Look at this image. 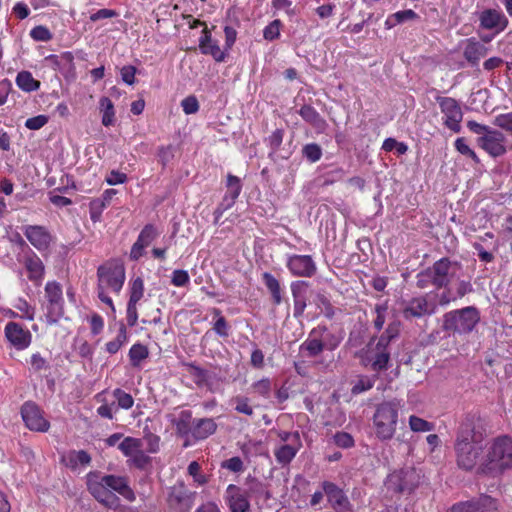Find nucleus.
I'll return each mask as SVG.
<instances>
[{
  "instance_id": "11",
  "label": "nucleus",
  "mask_w": 512,
  "mask_h": 512,
  "mask_svg": "<svg viewBox=\"0 0 512 512\" xmlns=\"http://www.w3.org/2000/svg\"><path fill=\"white\" fill-rule=\"evenodd\" d=\"M437 102L444 115V125L453 132H459L463 113L458 102L451 97H437Z\"/></svg>"
},
{
  "instance_id": "30",
  "label": "nucleus",
  "mask_w": 512,
  "mask_h": 512,
  "mask_svg": "<svg viewBox=\"0 0 512 512\" xmlns=\"http://www.w3.org/2000/svg\"><path fill=\"white\" fill-rule=\"evenodd\" d=\"M488 53V48L475 40L469 39L464 48V57L472 65H477Z\"/></svg>"
},
{
  "instance_id": "57",
  "label": "nucleus",
  "mask_w": 512,
  "mask_h": 512,
  "mask_svg": "<svg viewBox=\"0 0 512 512\" xmlns=\"http://www.w3.org/2000/svg\"><path fill=\"white\" fill-rule=\"evenodd\" d=\"M200 465L198 462L193 461L188 466V473L193 477L198 485H203L207 482V478L200 473Z\"/></svg>"
},
{
  "instance_id": "24",
  "label": "nucleus",
  "mask_w": 512,
  "mask_h": 512,
  "mask_svg": "<svg viewBox=\"0 0 512 512\" xmlns=\"http://www.w3.org/2000/svg\"><path fill=\"white\" fill-rule=\"evenodd\" d=\"M171 505H179L180 509H190L193 504V494L183 484L174 485L168 496Z\"/></svg>"
},
{
  "instance_id": "55",
  "label": "nucleus",
  "mask_w": 512,
  "mask_h": 512,
  "mask_svg": "<svg viewBox=\"0 0 512 512\" xmlns=\"http://www.w3.org/2000/svg\"><path fill=\"white\" fill-rule=\"evenodd\" d=\"M88 322L90 324L91 333L93 335H98L102 332L104 328V319L101 315L93 313L90 317H88Z\"/></svg>"
},
{
  "instance_id": "62",
  "label": "nucleus",
  "mask_w": 512,
  "mask_h": 512,
  "mask_svg": "<svg viewBox=\"0 0 512 512\" xmlns=\"http://www.w3.org/2000/svg\"><path fill=\"white\" fill-rule=\"evenodd\" d=\"M429 285H433V278L430 268L417 274V286L419 288H427Z\"/></svg>"
},
{
  "instance_id": "45",
  "label": "nucleus",
  "mask_w": 512,
  "mask_h": 512,
  "mask_svg": "<svg viewBox=\"0 0 512 512\" xmlns=\"http://www.w3.org/2000/svg\"><path fill=\"white\" fill-rule=\"evenodd\" d=\"M113 396L117 400L118 408L128 410L134 405L133 397L120 388L113 391Z\"/></svg>"
},
{
  "instance_id": "39",
  "label": "nucleus",
  "mask_w": 512,
  "mask_h": 512,
  "mask_svg": "<svg viewBox=\"0 0 512 512\" xmlns=\"http://www.w3.org/2000/svg\"><path fill=\"white\" fill-rule=\"evenodd\" d=\"M102 112V124L106 127L112 125L115 120V111L112 101L108 97H102L99 101Z\"/></svg>"
},
{
  "instance_id": "13",
  "label": "nucleus",
  "mask_w": 512,
  "mask_h": 512,
  "mask_svg": "<svg viewBox=\"0 0 512 512\" xmlns=\"http://www.w3.org/2000/svg\"><path fill=\"white\" fill-rule=\"evenodd\" d=\"M4 334L7 341L17 350H24L31 344L30 331L16 322H8L4 328Z\"/></svg>"
},
{
  "instance_id": "18",
  "label": "nucleus",
  "mask_w": 512,
  "mask_h": 512,
  "mask_svg": "<svg viewBox=\"0 0 512 512\" xmlns=\"http://www.w3.org/2000/svg\"><path fill=\"white\" fill-rule=\"evenodd\" d=\"M436 310V304L428 300V295L412 298L407 302L403 309V315L406 319L413 317H423L431 315Z\"/></svg>"
},
{
  "instance_id": "14",
  "label": "nucleus",
  "mask_w": 512,
  "mask_h": 512,
  "mask_svg": "<svg viewBox=\"0 0 512 512\" xmlns=\"http://www.w3.org/2000/svg\"><path fill=\"white\" fill-rule=\"evenodd\" d=\"M21 415L30 430L45 432L49 429V422L43 417L39 407L34 403H25L22 406Z\"/></svg>"
},
{
  "instance_id": "31",
  "label": "nucleus",
  "mask_w": 512,
  "mask_h": 512,
  "mask_svg": "<svg viewBox=\"0 0 512 512\" xmlns=\"http://www.w3.org/2000/svg\"><path fill=\"white\" fill-rule=\"evenodd\" d=\"M307 287V283L305 281H295L291 284V291L294 298V316L299 317L303 314L306 301L304 297V293Z\"/></svg>"
},
{
  "instance_id": "23",
  "label": "nucleus",
  "mask_w": 512,
  "mask_h": 512,
  "mask_svg": "<svg viewBox=\"0 0 512 512\" xmlns=\"http://www.w3.org/2000/svg\"><path fill=\"white\" fill-rule=\"evenodd\" d=\"M199 48L203 54L211 55L217 62L225 60L226 53L221 50L216 41L212 40L206 26L204 27L202 36L199 39Z\"/></svg>"
},
{
  "instance_id": "38",
  "label": "nucleus",
  "mask_w": 512,
  "mask_h": 512,
  "mask_svg": "<svg viewBox=\"0 0 512 512\" xmlns=\"http://www.w3.org/2000/svg\"><path fill=\"white\" fill-rule=\"evenodd\" d=\"M128 341L126 327L122 324L118 330L117 336L105 344L107 353L116 354Z\"/></svg>"
},
{
  "instance_id": "63",
  "label": "nucleus",
  "mask_w": 512,
  "mask_h": 512,
  "mask_svg": "<svg viewBox=\"0 0 512 512\" xmlns=\"http://www.w3.org/2000/svg\"><path fill=\"white\" fill-rule=\"evenodd\" d=\"M334 440L337 446L342 448H349L354 445V440L352 436L345 432L337 433L334 436Z\"/></svg>"
},
{
  "instance_id": "29",
  "label": "nucleus",
  "mask_w": 512,
  "mask_h": 512,
  "mask_svg": "<svg viewBox=\"0 0 512 512\" xmlns=\"http://www.w3.org/2000/svg\"><path fill=\"white\" fill-rule=\"evenodd\" d=\"M216 428L217 424L212 418L193 420L192 436L197 440H203L212 435Z\"/></svg>"
},
{
  "instance_id": "6",
  "label": "nucleus",
  "mask_w": 512,
  "mask_h": 512,
  "mask_svg": "<svg viewBox=\"0 0 512 512\" xmlns=\"http://www.w3.org/2000/svg\"><path fill=\"white\" fill-rule=\"evenodd\" d=\"M479 321V311L475 307L469 306L446 313L443 327L448 331L466 334L472 332Z\"/></svg>"
},
{
  "instance_id": "34",
  "label": "nucleus",
  "mask_w": 512,
  "mask_h": 512,
  "mask_svg": "<svg viewBox=\"0 0 512 512\" xmlns=\"http://www.w3.org/2000/svg\"><path fill=\"white\" fill-rule=\"evenodd\" d=\"M262 280L270 292L273 302L279 305L282 302L281 287L279 281L269 272L262 274Z\"/></svg>"
},
{
  "instance_id": "60",
  "label": "nucleus",
  "mask_w": 512,
  "mask_h": 512,
  "mask_svg": "<svg viewBox=\"0 0 512 512\" xmlns=\"http://www.w3.org/2000/svg\"><path fill=\"white\" fill-rule=\"evenodd\" d=\"M157 156H158L159 162L163 166H166L174 157L173 147L171 145L159 147Z\"/></svg>"
},
{
  "instance_id": "53",
  "label": "nucleus",
  "mask_w": 512,
  "mask_h": 512,
  "mask_svg": "<svg viewBox=\"0 0 512 512\" xmlns=\"http://www.w3.org/2000/svg\"><path fill=\"white\" fill-rule=\"evenodd\" d=\"M252 390L263 397H268L271 391V382L268 378H263L252 385Z\"/></svg>"
},
{
  "instance_id": "43",
  "label": "nucleus",
  "mask_w": 512,
  "mask_h": 512,
  "mask_svg": "<svg viewBox=\"0 0 512 512\" xmlns=\"http://www.w3.org/2000/svg\"><path fill=\"white\" fill-rule=\"evenodd\" d=\"M408 424L410 429L413 432L417 433H424V432H430L434 429V424L431 422L426 421L423 418H420L415 415H411L408 419Z\"/></svg>"
},
{
  "instance_id": "46",
  "label": "nucleus",
  "mask_w": 512,
  "mask_h": 512,
  "mask_svg": "<svg viewBox=\"0 0 512 512\" xmlns=\"http://www.w3.org/2000/svg\"><path fill=\"white\" fill-rule=\"evenodd\" d=\"M14 308L21 312L20 318L33 320L35 316V309L25 299L18 298L14 303Z\"/></svg>"
},
{
  "instance_id": "44",
  "label": "nucleus",
  "mask_w": 512,
  "mask_h": 512,
  "mask_svg": "<svg viewBox=\"0 0 512 512\" xmlns=\"http://www.w3.org/2000/svg\"><path fill=\"white\" fill-rule=\"evenodd\" d=\"M213 314L217 318L214 323L213 330L217 335L227 337L229 334V326L226 319L221 315V311L217 308L213 309Z\"/></svg>"
},
{
  "instance_id": "37",
  "label": "nucleus",
  "mask_w": 512,
  "mask_h": 512,
  "mask_svg": "<svg viewBox=\"0 0 512 512\" xmlns=\"http://www.w3.org/2000/svg\"><path fill=\"white\" fill-rule=\"evenodd\" d=\"M63 460L66 462V465L71 468H76L78 465L86 466L90 463L91 457L90 455L84 451H70L63 457Z\"/></svg>"
},
{
  "instance_id": "32",
  "label": "nucleus",
  "mask_w": 512,
  "mask_h": 512,
  "mask_svg": "<svg viewBox=\"0 0 512 512\" xmlns=\"http://www.w3.org/2000/svg\"><path fill=\"white\" fill-rule=\"evenodd\" d=\"M299 114L303 120L312 125L318 131H323L327 126L326 121L321 117L317 110L310 105L302 106L299 110Z\"/></svg>"
},
{
  "instance_id": "7",
  "label": "nucleus",
  "mask_w": 512,
  "mask_h": 512,
  "mask_svg": "<svg viewBox=\"0 0 512 512\" xmlns=\"http://www.w3.org/2000/svg\"><path fill=\"white\" fill-rule=\"evenodd\" d=\"M397 329L388 327L386 332L379 337L377 342L371 341L367 346L366 359L371 363L374 371H381L387 368L390 353L388 345L390 341L397 336Z\"/></svg>"
},
{
  "instance_id": "21",
  "label": "nucleus",
  "mask_w": 512,
  "mask_h": 512,
  "mask_svg": "<svg viewBox=\"0 0 512 512\" xmlns=\"http://www.w3.org/2000/svg\"><path fill=\"white\" fill-rule=\"evenodd\" d=\"M494 507L495 500L492 497L481 495L478 499L455 504L448 512H483Z\"/></svg>"
},
{
  "instance_id": "12",
  "label": "nucleus",
  "mask_w": 512,
  "mask_h": 512,
  "mask_svg": "<svg viewBox=\"0 0 512 512\" xmlns=\"http://www.w3.org/2000/svg\"><path fill=\"white\" fill-rule=\"evenodd\" d=\"M144 296V281L141 277L131 279L129 282V300L127 303L126 319L130 327L138 321L137 304Z\"/></svg>"
},
{
  "instance_id": "49",
  "label": "nucleus",
  "mask_w": 512,
  "mask_h": 512,
  "mask_svg": "<svg viewBox=\"0 0 512 512\" xmlns=\"http://www.w3.org/2000/svg\"><path fill=\"white\" fill-rule=\"evenodd\" d=\"M159 235L157 229L153 225H146L138 236V241L149 246L150 243Z\"/></svg>"
},
{
  "instance_id": "48",
  "label": "nucleus",
  "mask_w": 512,
  "mask_h": 512,
  "mask_svg": "<svg viewBox=\"0 0 512 512\" xmlns=\"http://www.w3.org/2000/svg\"><path fill=\"white\" fill-rule=\"evenodd\" d=\"M281 21L279 19L270 22L263 30L265 40L273 41L280 36Z\"/></svg>"
},
{
  "instance_id": "59",
  "label": "nucleus",
  "mask_w": 512,
  "mask_h": 512,
  "mask_svg": "<svg viewBox=\"0 0 512 512\" xmlns=\"http://www.w3.org/2000/svg\"><path fill=\"white\" fill-rule=\"evenodd\" d=\"M495 124L498 127L512 133V112L496 116Z\"/></svg>"
},
{
  "instance_id": "52",
  "label": "nucleus",
  "mask_w": 512,
  "mask_h": 512,
  "mask_svg": "<svg viewBox=\"0 0 512 512\" xmlns=\"http://www.w3.org/2000/svg\"><path fill=\"white\" fill-rule=\"evenodd\" d=\"M190 282L189 274L186 270H175L172 273L171 283L176 287H184Z\"/></svg>"
},
{
  "instance_id": "50",
  "label": "nucleus",
  "mask_w": 512,
  "mask_h": 512,
  "mask_svg": "<svg viewBox=\"0 0 512 512\" xmlns=\"http://www.w3.org/2000/svg\"><path fill=\"white\" fill-rule=\"evenodd\" d=\"M303 155L312 163L320 160L322 149L316 143H310L303 147Z\"/></svg>"
},
{
  "instance_id": "19",
  "label": "nucleus",
  "mask_w": 512,
  "mask_h": 512,
  "mask_svg": "<svg viewBox=\"0 0 512 512\" xmlns=\"http://www.w3.org/2000/svg\"><path fill=\"white\" fill-rule=\"evenodd\" d=\"M227 191L215 210L216 218L220 217L226 210L231 208L238 196L240 195V192L242 190V184L240 178L237 176L229 174L227 176V183H226Z\"/></svg>"
},
{
  "instance_id": "16",
  "label": "nucleus",
  "mask_w": 512,
  "mask_h": 512,
  "mask_svg": "<svg viewBox=\"0 0 512 512\" xmlns=\"http://www.w3.org/2000/svg\"><path fill=\"white\" fill-rule=\"evenodd\" d=\"M505 142L504 134L494 129L478 139L479 146L493 157H499L506 153Z\"/></svg>"
},
{
  "instance_id": "47",
  "label": "nucleus",
  "mask_w": 512,
  "mask_h": 512,
  "mask_svg": "<svg viewBox=\"0 0 512 512\" xmlns=\"http://www.w3.org/2000/svg\"><path fill=\"white\" fill-rule=\"evenodd\" d=\"M234 404V409L241 414H245L247 416H252L254 410L252 406L249 404V399L243 396H236L232 400Z\"/></svg>"
},
{
  "instance_id": "33",
  "label": "nucleus",
  "mask_w": 512,
  "mask_h": 512,
  "mask_svg": "<svg viewBox=\"0 0 512 512\" xmlns=\"http://www.w3.org/2000/svg\"><path fill=\"white\" fill-rule=\"evenodd\" d=\"M302 443L281 444L275 451L274 455L278 463L288 464L296 456L301 448Z\"/></svg>"
},
{
  "instance_id": "28",
  "label": "nucleus",
  "mask_w": 512,
  "mask_h": 512,
  "mask_svg": "<svg viewBox=\"0 0 512 512\" xmlns=\"http://www.w3.org/2000/svg\"><path fill=\"white\" fill-rule=\"evenodd\" d=\"M227 497L232 512H247L249 502L247 497L235 485H229L227 488Z\"/></svg>"
},
{
  "instance_id": "1",
  "label": "nucleus",
  "mask_w": 512,
  "mask_h": 512,
  "mask_svg": "<svg viewBox=\"0 0 512 512\" xmlns=\"http://www.w3.org/2000/svg\"><path fill=\"white\" fill-rule=\"evenodd\" d=\"M484 433L482 426L475 417H466L461 423L455 442L456 462L459 468L470 471L477 468L486 459L483 455Z\"/></svg>"
},
{
  "instance_id": "54",
  "label": "nucleus",
  "mask_w": 512,
  "mask_h": 512,
  "mask_svg": "<svg viewBox=\"0 0 512 512\" xmlns=\"http://www.w3.org/2000/svg\"><path fill=\"white\" fill-rule=\"evenodd\" d=\"M181 107L185 114H194L199 110V103L195 96H188L181 101Z\"/></svg>"
},
{
  "instance_id": "51",
  "label": "nucleus",
  "mask_w": 512,
  "mask_h": 512,
  "mask_svg": "<svg viewBox=\"0 0 512 512\" xmlns=\"http://www.w3.org/2000/svg\"><path fill=\"white\" fill-rule=\"evenodd\" d=\"M30 36L36 41H49L52 39V33L45 26L39 25L30 31Z\"/></svg>"
},
{
  "instance_id": "8",
  "label": "nucleus",
  "mask_w": 512,
  "mask_h": 512,
  "mask_svg": "<svg viewBox=\"0 0 512 512\" xmlns=\"http://www.w3.org/2000/svg\"><path fill=\"white\" fill-rule=\"evenodd\" d=\"M44 302L42 308L45 310L47 324H56L64 315V299L61 285L56 281H49L45 285Z\"/></svg>"
},
{
  "instance_id": "10",
  "label": "nucleus",
  "mask_w": 512,
  "mask_h": 512,
  "mask_svg": "<svg viewBox=\"0 0 512 512\" xmlns=\"http://www.w3.org/2000/svg\"><path fill=\"white\" fill-rule=\"evenodd\" d=\"M87 486L89 492L97 501L108 508L116 509L119 506V498L109 490L104 481L96 474H88Z\"/></svg>"
},
{
  "instance_id": "25",
  "label": "nucleus",
  "mask_w": 512,
  "mask_h": 512,
  "mask_svg": "<svg viewBox=\"0 0 512 512\" xmlns=\"http://www.w3.org/2000/svg\"><path fill=\"white\" fill-rule=\"evenodd\" d=\"M101 479L107 485L109 490L111 489L115 492H118L120 495H122L124 498H126L129 501L135 500L134 492L128 486V483H127V480L125 477L107 475V476L101 477Z\"/></svg>"
},
{
  "instance_id": "4",
  "label": "nucleus",
  "mask_w": 512,
  "mask_h": 512,
  "mask_svg": "<svg viewBox=\"0 0 512 512\" xmlns=\"http://www.w3.org/2000/svg\"><path fill=\"white\" fill-rule=\"evenodd\" d=\"M399 417V403L384 401L379 403L373 414V428L376 437L381 441L391 440L396 432Z\"/></svg>"
},
{
  "instance_id": "40",
  "label": "nucleus",
  "mask_w": 512,
  "mask_h": 512,
  "mask_svg": "<svg viewBox=\"0 0 512 512\" xmlns=\"http://www.w3.org/2000/svg\"><path fill=\"white\" fill-rule=\"evenodd\" d=\"M128 355L132 366L139 367L141 362L148 357L149 351L145 345L136 343L131 346Z\"/></svg>"
},
{
  "instance_id": "17",
  "label": "nucleus",
  "mask_w": 512,
  "mask_h": 512,
  "mask_svg": "<svg viewBox=\"0 0 512 512\" xmlns=\"http://www.w3.org/2000/svg\"><path fill=\"white\" fill-rule=\"evenodd\" d=\"M22 230L27 240L38 251L44 252L49 249L52 242V236L44 226L26 225Z\"/></svg>"
},
{
  "instance_id": "5",
  "label": "nucleus",
  "mask_w": 512,
  "mask_h": 512,
  "mask_svg": "<svg viewBox=\"0 0 512 512\" xmlns=\"http://www.w3.org/2000/svg\"><path fill=\"white\" fill-rule=\"evenodd\" d=\"M341 342V339L327 331L325 327L313 329L307 339L301 344V351L308 357H316L324 350L333 351Z\"/></svg>"
},
{
  "instance_id": "20",
  "label": "nucleus",
  "mask_w": 512,
  "mask_h": 512,
  "mask_svg": "<svg viewBox=\"0 0 512 512\" xmlns=\"http://www.w3.org/2000/svg\"><path fill=\"white\" fill-rule=\"evenodd\" d=\"M322 487L334 510L337 512H346L351 510V505L347 496L334 483L325 481L323 482Z\"/></svg>"
},
{
  "instance_id": "26",
  "label": "nucleus",
  "mask_w": 512,
  "mask_h": 512,
  "mask_svg": "<svg viewBox=\"0 0 512 512\" xmlns=\"http://www.w3.org/2000/svg\"><path fill=\"white\" fill-rule=\"evenodd\" d=\"M481 26L486 29H496L502 31L507 26L505 15L496 10H485L480 16Z\"/></svg>"
},
{
  "instance_id": "3",
  "label": "nucleus",
  "mask_w": 512,
  "mask_h": 512,
  "mask_svg": "<svg viewBox=\"0 0 512 512\" xmlns=\"http://www.w3.org/2000/svg\"><path fill=\"white\" fill-rule=\"evenodd\" d=\"M98 298L114 310V305L108 293L119 294L125 282V268L118 262H107L97 270Z\"/></svg>"
},
{
  "instance_id": "42",
  "label": "nucleus",
  "mask_w": 512,
  "mask_h": 512,
  "mask_svg": "<svg viewBox=\"0 0 512 512\" xmlns=\"http://www.w3.org/2000/svg\"><path fill=\"white\" fill-rule=\"evenodd\" d=\"M376 380H377L376 375L360 376L351 389L352 394L357 395V394H361L363 392L370 390L374 386Z\"/></svg>"
},
{
  "instance_id": "35",
  "label": "nucleus",
  "mask_w": 512,
  "mask_h": 512,
  "mask_svg": "<svg viewBox=\"0 0 512 512\" xmlns=\"http://www.w3.org/2000/svg\"><path fill=\"white\" fill-rule=\"evenodd\" d=\"M177 432L182 436L192 435L193 419L190 411L184 410L174 421Z\"/></svg>"
},
{
  "instance_id": "27",
  "label": "nucleus",
  "mask_w": 512,
  "mask_h": 512,
  "mask_svg": "<svg viewBox=\"0 0 512 512\" xmlns=\"http://www.w3.org/2000/svg\"><path fill=\"white\" fill-rule=\"evenodd\" d=\"M418 474L414 469H403L394 473L390 477V483L398 481L397 490L399 492L411 491L417 482Z\"/></svg>"
},
{
  "instance_id": "56",
  "label": "nucleus",
  "mask_w": 512,
  "mask_h": 512,
  "mask_svg": "<svg viewBox=\"0 0 512 512\" xmlns=\"http://www.w3.org/2000/svg\"><path fill=\"white\" fill-rule=\"evenodd\" d=\"M455 148L457 151L467 157L472 158L474 161H478L476 153L468 146L464 138H457L455 141Z\"/></svg>"
},
{
  "instance_id": "22",
  "label": "nucleus",
  "mask_w": 512,
  "mask_h": 512,
  "mask_svg": "<svg viewBox=\"0 0 512 512\" xmlns=\"http://www.w3.org/2000/svg\"><path fill=\"white\" fill-rule=\"evenodd\" d=\"M24 266L27 270L29 280L39 286L45 274V266L42 260L36 253L31 252L25 256Z\"/></svg>"
},
{
  "instance_id": "36",
  "label": "nucleus",
  "mask_w": 512,
  "mask_h": 512,
  "mask_svg": "<svg viewBox=\"0 0 512 512\" xmlns=\"http://www.w3.org/2000/svg\"><path fill=\"white\" fill-rule=\"evenodd\" d=\"M17 86L25 92H33L39 89L40 82L29 71H21L16 77Z\"/></svg>"
},
{
  "instance_id": "15",
  "label": "nucleus",
  "mask_w": 512,
  "mask_h": 512,
  "mask_svg": "<svg viewBox=\"0 0 512 512\" xmlns=\"http://www.w3.org/2000/svg\"><path fill=\"white\" fill-rule=\"evenodd\" d=\"M286 266L291 274L297 277H311L316 272V264L309 255H290Z\"/></svg>"
},
{
  "instance_id": "41",
  "label": "nucleus",
  "mask_w": 512,
  "mask_h": 512,
  "mask_svg": "<svg viewBox=\"0 0 512 512\" xmlns=\"http://www.w3.org/2000/svg\"><path fill=\"white\" fill-rule=\"evenodd\" d=\"M118 448L126 457L130 458L142 448V441L138 438L125 437Z\"/></svg>"
},
{
  "instance_id": "61",
  "label": "nucleus",
  "mask_w": 512,
  "mask_h": 512,
  "mask_svg": "<svg viewBox=\"0 0 512 512\" xmlns=\"http://www.w3.org/2000/svg\"><path fill=\"white\" fill-rule=\"evenodd\" d=\"M122 80L128 84L132 85L135 82V74L136 68L132 65L123 66L120 70Z\"/></svg>"
},
{
  "instance_id": "58",
  "label": "nucleus",
  "mask_w": 512,
  "mask_h": 512,
  "mask_svg": "<svg viewBox=\"0 0 512 512\" xmlns=\"http://www.w3.org/2000/svg\"><path fill=\"white\" fill-rule=\"evenodd\" d=\"M48 117L46 115H38L35 117L28 118L25 122V127L30 130H38L46 125Z\"/></svg>"
},
{
  "instance_id": "2",
  "label": "nucleus",
  "mask_w": 512,
  "mask_h": 512,
  "mask_svg": "<svg viewBox=\"0 0 512 512\" xmlns=\"http://www.w3.org/2000/svg\"><path fill=\"white\" fill-rule=\"evenodd\" d=\"M512 467V438L504 436L494 439L480 464L482 474L497 476Z\"/></svg>"
},
{
  "instance_id": "9",
  "label": "nucleus",
  "mask_w": 512,
  "mask_h": 512,
  "mask_svg": "<svg viewBox=\"0 0 512 512\" xmlns=\"http://www.w3.org/2000/svg\"><path fill=\"white\" fill-rule=\"evenodd\" d=\"M459 270L460 266L458 263L452 262L447 258H441L430 267L433 285L437 288L447 287L457 277Z\"/></svg>"
},
{
  "instance_id": "64",
  "label": "nucleus",
  "mask_w": 512,
  "mask_h": 512,
  "mask_svg": "<svg viewBox=\"0 0 512 512\" xmlns=\"http://www.w3.org/2000/svg\"><path fill=\"white\" fill-rule=\"evenodd\" d=\"M127 181V175L125 173L119 172L117 170H112L107 176H106V182L109 185H117V184H123Z\"/></svg>"
}]
</instances>
